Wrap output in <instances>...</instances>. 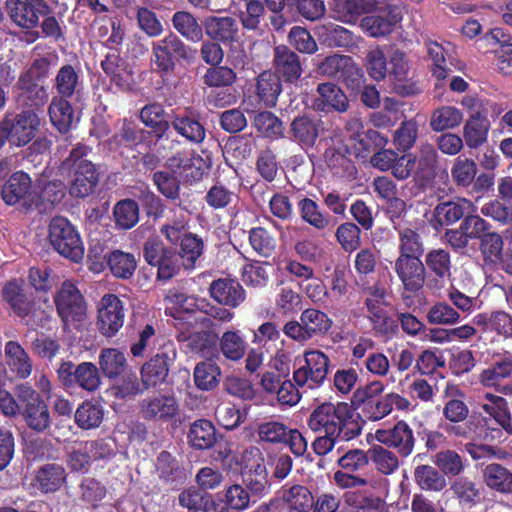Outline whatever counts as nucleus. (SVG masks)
<instances>
[{
	"instance_id": "nucleus-37",
	"label": "nucleus",
	"mask_w": 512,
	"mask_h": 512,
	"mask_svg": "<svg viewBox=\"0 0 512 512\" xmlns=\"http://www.w3.org/2000/svg\"><path fill=\"white\" fill-rule=\"evenodd\" d=\"M472 322L486 331H496L504 336L512 335V317L503 311L477 314Z\"/></svg>"
},
{
	"instance_id": "nucleus-44",
	"label": "nucleus",
	"mask_w": 512,
	"mask_h": 512,
	"mask_svg": "<svg viewBox=\"0 0 512 512\" xmlns=\"http://www.w3.org/2000/svg\"><path fill=\"white\" fill-rule=\"evenodd\" d=\"M104 418V409L101 404L93 401L82 403L75 412V422L85 430L100 426Z\"/></svg>"
},
{
	"instance_id": "nucleus-60",
	"label": "nucleus",
	"mask_w": 512,
	"mask_h": 512,
	"mask_svg": "<svg viewBox=\"0 0 512 512\" xmlns=\"http://www.w3.org/2000/svg\"><path fill=\"white\" fill-rule=\"evenodd\" d=\"M75 383L89 392L97 390L101 384V377L97 366L91 362H83L76 366Z\"/></svg>"
},
{
	"instance_id": "nucleus-52",
	"label": "nucleus",
	"mask_w": 512,
	"mask_h": 512,
	"mask_svg": "<svg viewBox=\"0 0 512 512\" xmlns=\"http://www.w3.org/2000/svg\"><path fill=\"white\" fill-rule=\"evenodd\" d=\"M218 500L223 504L221 512L240 511L249 506V493L240 485L230 486L223 494H218Z\"/></svg>"
},
{
	"instance_id": "nucleus-31",
	"label": "nucleus",
	"mask_w": 512,
	"mask_h": 512,
	"mask_svg": "<svg viewBox=\"0 0 512 512\" xmlns=\"http://www.w3.org/2000/svg\"><path fill=\"white\" fill-rule=\"evenodd\" d=\"M385 292L383 289H376L375 292L367 299V307L369 310V318L373 323L375 331L379 334H387L392 326V321L387 317L384 309Z\"/></svg>"
},
{
	"instance_id": "nucleus-47",
	"label": "nucleus",
	"mask_w": 512,
	"mask_h": 512,
	"mask_svg": "<svg viewBox=\"0 0 512 512\" xmlns=\"http://www.w3.org/2000/svg\"><path fill=\"white\" fill-rule=\"evenodd\" d=\"M390 75L394 78V89L397 93L403 95H410L415 92L412 84L403 83L407 78L408 63L405 60V55L402 52L396 51L390 58Z\"/></svg>"
},
{
	"instance_id": "nucleus-43",
	"label": "nucleus",
	"mask_w": 512,
	"mask_h": 512,
	"mask_svg": "<svg viewBox=\"0 0 512 512\" xmlns=\"http://www.w3.org/2000/svg\"><path fill=\"white\" fill-rule=\"evenodd\" d=\"M393 407L399 410H407L410 407V402L397 393H388L370 405V418L381 420L392 412Z\"/></svg>"
},
{
	"instance_id": "nucleus-7",
	"label": "nucleus",
	"mask_w": 512,
	"mask_h": 512,
	"mask_svg": "<svg viewBox=\"0 0 512 512\" xmlns=\"http://www.w3.org/2000/svg\"><path fill=\"white\" fill-rule=\"evenodd\" d=\"M55 303L58 314L65 325L80 323L86 317V303L78 288L71 281H65L62 284Z\"/></svg>"
},
{
	"instance_id": "nucleus-32",
	"label": "nucleus",
	"mask_w": 512,
	"mask_h": 512,
	"mask_svg": "<svg viewBox=\"0 0 512 512\" xmlns=\"http://www.w3.org/2000/svg\"><path fill=\"white\" fill-rule=\"evenodd\" d=\"M53 126L59 132H67L76 121L71 104L64 97H53L48 109Z\"/></svg>"
},
{
	"instance_id": "nucleus-3",
	"label": "nucleus",
	"mask_w": 512,
	"mask_h": 512,
	"mask_svg": "<svg viewBox=\"0 0 512 512\" xmlns=\"http://www.w3.org/2000/svg\"><path fill=\"white\" fill-rule=\"evenodd\" d=\"M39 126L38 115L31 111L4 118L0 122V147L6 141L17 147L25 146L34 138Z\"/></svg>"
},
{
	"instance_id": "nucleus-54",
	"label": "nucleus",
	"mask_w": 512,
	"mask_h": 512,
	"mask_svg": "<svg viewBox=\"0 0 512 512\" xmlns=\"http://www.w3.org/2000/svg\"><path fill=\"white\" fill-rule=\"evenodd\" d=\"M363 0H334L332 10L336 19L344 23H355L357 18L366 12Z\"/></svg>"
},
{
	"instance_id": "nucleus-59",
	"label": "nucleus",
	"mask_w": 512,
	"mask_h": 512,
	"mask_svg": "<svg viewBox=\"0 0 512 512\" xmlns=\"http://www.w3.org/2000/svg\"><path fill=\"white\" fill-rule=\"evenodd\" d=\"M476 174L477 165L472 159L459 156L454 160L451 177L458 186H469L474 181Z\"/></svg>"
},
{
	"instance_id": "nucleus-2",
	"label": "nucleus",
	"mask_w": 512,
	"mask_h": 512,
	"mask_svg": "<svg viewBox=\"0 0 512 512\" xmlns=\"http://www.w3.org/2000/svg\"><path fill=\"white\" fill-rule=\"evenodd\" d=\"M49 241L63 257L79 263L84 257V245L79 232L64 217H54L49 224Z\"/></svg>"
},
{
	"instance_id": "nucleus-18",
	"label": "nucleus",
	"mask_w": 512,
	"mask_h": 512,
	"mask_svg": "<svg viewBox=\"0 0 512 512\" xmlns=\"http://www.w3.org/2000/svg\"><path fill=\"white\" fill-rule=\"evenodd\" d=\"M398 277L410 291L420 289L425 280V268L418 256L400 255L395 263Z\"/></svg>"
},
{
	"instance_id": "nucleus-15",
	"label": "nucleus",
	"mask_w": 512,
	"mask_h": 512,
	"mask_svg": "<svg viewBox=\"0 0 512 512\" xmlns=\"http://www.w3.org/2000/svg\"><path fill=\"white\" fill-rule=\"evenodd\" d=\"M210 164V159H204L199 154L189 151L178 153L167 161V166L173 174L188 181L200 180Z\"/></svg>"
},
{
	"instance_id": "nucleus-26",
	"label": "nucleus",
	"mask_w": 512,
	"mask_h": 512,
	"mask_svg": "<svg viewBox=\"0 0 512 512\" xmlns=\"http://www.w3.org/2000/svg\"><path fill=\"white\" fill-rule=\"evenodd\" d=\"M210 295L220 304L235 308L245 299L242 286L232 279H218L210 285Z\"/></svg>"
},
{
	"instance_id": "nucleus-49",
	"label": "nucleus",
	"mask_w": 512,
	"mask_h": 512,
	"mask_svg": "<svg viewBox=\"0 0 512 512\" xmlns=\"http://www.w3.org/2000/svg\"><path fill=\"white\" fill-rule=\"evenodd\" d=\"M188 438L193 447L208 449L216 441L215 428L208 420H198L191 425Z\"/></svg>"
},
{
	"instance_id": "nucleus-57",
	"label": "nucleus",
	"mask_w": 512,
	"mask_h": 512,
	"mask_svg": "<svg viewBox=\"0 0 512 512\" xmlns=\"http://www.w3.org/2000/svg\"><path fill=\"white\" fill-rule=\"evenodd\" d=\"M140 118L146 126L154 129L158 137L163 136L169 128L165 111L159 104H150L143 107L140 112Z\"/></svg>"
},
{
	"instance_id": "nucleus-28",
	"label": "nucleus",
	"mask_w": 512,
	"mask_h": 512,
	"mask_svg": "<svg viewBox=\"0 0 512 512\" xmlns=\"http://www.w3.org/2000/svg\"><path fill=\"white\" fill-rule=\"evenodd\" d=\"M321 131V121L306 115L295 118L290 125V134L293 141L302 147H312Z\"/></svg>"
},
{
	"instance_id": "nucleus-35",
	"label": "nucleus",
	"mask_w": 512,
	"mask_h": 512,
	"mask_svg": "<svg viewBox=\"0 0 512 512\" xmlns=\"http://www.w3.org/2000/svg\"><path fill=\"white\" fill-rule=\"evenodd\" d=\"M317 35L329 46L350 47L357 43V38L348 29L334 23L318 26Z\"/></svg>"
},
{
	"instance_id": "nucleus-39",
	"label": "nucleus",
	"mask_w": 512,
	"mask_h": 512,
	"mask_svg": "<svg viewBox=\"0 0 512 512\" xmlns=\"http://www.w3.org/2000/svg\"><path fill=\"white\" fill-rule=\"evenodd\" d=\"M274 60L277 71L288 81H295L301 76L302 68L299 58L287 47H276Z\"/></svg>"
},
{
	"instance_id": "nucleus-48",
	"label": "nucleus",
	"mask_w": 512,
	"mask_h": 512,
	"mask_svg": "<svg viewBox=\"0 0 512 512\" xmlns=\"http://www.w3.org/2000/svg\"><path fill=\"white\" fill-rule=\"evenodd\" d=\"M107 264L112 274L117 278L128 279L130 278L136 268L137 261L133 254L115 250L111 252L107 258Z\"/></svg>"
},
{
	"instance_id": "nucleus-6",
	"label": "nucleus",
	"mask_w": 512,
	"mask_h": 512,
	"mask_svg": "<svg viewBox=\"0 0 512 512\" xmlns=\"http://www.w3.org/2000/svg\"><path fill=\"white\" fill-rule=\"evenodd\" d=\"M328 357L321 351L312 350L304 354V363L293 373V379L298 387L314 389L319 387L328 373Z\"/></svg>"
},
{
	"instance_id": "nucleus-25",
	"label": "nucleus",
	"mask_w": 512,
	"mask_h": 512,
	"mask_svg": "<svg viewBox=\"0 0 512 512\" xmlns=\"http://www.w3.org/2000/svg\"><path fill=\"white\" fill-rule=\"evenodd\" d=\"M5 363L11 373L25 379L31 375L33 364L25 349L16 341H8L4 347Z\"/></svg>"
},
{
	"instance_id": "nucleus-19",
	"label": "nucleus",
	"mask_w": 512,
	"mask_h": 512,
	"mask_svg": "<svg viewBox=\"0 0 512 512\" xmlns=\"http://www.w3.org/2000/svg\"><path fill=\"white\" fill-rule=\"evenodd\" d=\"M66 480V471L60 464L48 463L41 466L31 479L34 492L50 493L59 490Z\"/></svg>"
},
{
	"instance_id": "nucleus-64",
	"label": "nucleus",
	"mask_w": 512,
	"mask_h": 512,
	"mask_svg": "<svg viewBox=\"0 0 512 512\" xmlns=\"http://www.w3.org/2000/svg\"><path fill=\"white\" fill-rule=\"evenodd\" d=\"M220 369L214 363L202 362L194 369V381L201 390H211L219 382Z\"/></svg>"
},
{
	"instance_id": "nucleus-58",
	"label": "nucleus",
	"mask_w": 512,
	"mask_h": 512,
	"mask_svg": "<svg viewBox=\"0 0 512 512\" xmlns=\"http://www.w3.org/2000/svg\"><path fill=\"white\" fill-rule=\"evenodd\" d=\"M113 214L118 227L130 229L135 226L139 220V207L133 200H121L115 205Z\"/></svg>"
},
{
	"instance_id": "nucleus-62",
	"label": "nucleus",
	"mask_w": 512,
	"mask_h": 512,
	"mask_svg": "<svg viewBox=\"0 0 512 512\" xmlns=\"http://www.w3.org/2000/svg\"><path fill=\"white\" fill-rule=\"evenodd\" d=\"M174 28L184 37L199 41L202 38V29L196 19L188 12L180 11L172 18Z\"/></svg>"
},
{
	"instance_id": "nucleus-30",
	"label": "nucleus",
	"mask_w": 512,
	"mask_h": 512,
	"mask_svg": "<svg viewBox=\"0 0 512 512\" xmlns=\"http://www.w3.org/2000/svg\"><path fill=\"white\" fill-rule=\"evenodd\" d=\"M204 27L208 36L224 43L238 39L237 23L231 17H209Z\"/></svg>"
},
{
	"instance_id": "nucleus-11",
	"label": "nucleus",
	"mask_w": 512,
	"mask_h": 512,
	"mask_svg": "<svg viewBox=\"0 0 512 512\" xmlns=\"http://www.w3.org/2000/svg\"><path fill=\"white\" fill-rule=\"evenodd\" d=\"M1 197L7 205L22 203L26 208L36 203L39 196L32 190V181L23 171L13 173L1 190Z\"/></svg>"
},
{
	"instance_id": "nucleus-23",
	"label": "nucleus",
	"mask_w": 512,
	"mask_h": 512,
	"mask_svg": "<svg viewBox=\"0 0 512 512\" xmlns=\"http://www.w3.org/2000/svg\"><path fill=\"white\" fill-rule=\"evenodd\" d=\"M476 205L465 198H459L456 201L440 203L434 211V223L440 226L448 225L458 221L466 214L475 213Z\"/></svg>"
},
{
	"instance_id": "nucleus-50",
	"label": "nucleus",
	"mask_w": 512,
	"mask_h": 512,
	"mask_svg": "<svg viewBox=\"0 0 512 512\" xmlns=\"http://www.w3.org/2000/svg\"><path fill=\"white\" fill-rule=\"evenodd\" d=\"M298 207L302 220L315 229L324 230L330 226V216L322 212L318 204L312 199H302Z\"/></svg>"
},
{
	"instance_id": "nucleus-53",
	"label": "nucleus",
	"mask_w": 512,
	"mask_h": 512,
	"mask_svg": "<svg viewBox=\"0 0 512 512\" xmlns=\"http://www.w3.org/2000/svg\"><path fill=\"white\" fill-rule=\"evenodd\" d=\"M300 320L304 323L310 339L314 335L327 333L332 325V320L324 312L316 309L304 310L301 313Z\"/></svg>"
},
{
	"instance_id": "nucleus-41",
	"label": "nucleus",
	"mask_w": 512,
	"mask_h": 512,
	"mask_svg": "<svg viewBox=\"0 0 512 512\" xmlns=\"http://www.w3.org/2000/svg\"><path fill=\"white\" fill-rule=\"evenodd\" d=\"M485 484L500 493H512V473L500 464H489L483 469Z\"/></svg>"
},
{
	"instance_id": "nucleus-24",
	"label": "nucleus",
	"mask_w": 512,
	"mask_h": 512,
	"mask_svg": "<svg viewBox=\"0 0 512 512\" xmlns=\"http://www.w3.org/2000/svg\"><path fill=\"white\" fill-rule=\"evenodd\" d=\"M512 376V361L508 358L495 361L484 369L479 381L485 387H493L504 394H512L511 385H501V382Z\"/></svg>"
},
{
	"instance_id": "nucleus-45",
	"label": "nucleus",
	"mask_w": 512,
	"mask_h": 512,
	"mask_svg": "<svg viewBox=\"0 0 512 512\" xmlns=\"http://www.w3.org/2000/svg\"><path fill=\"white\" fill-rule=\"evenodd\" d=\"M256 91L265 105L274 106L281 92L279 77L270 71L261 73L257 78Z\"/></svg>"
},
{
	"instance_id": "nucleus-14",
	"label": "nucleus",
	"mask_w": 512,
	"mask_h": 512,
	"mask_svg": "<svg viewBox=\"0 0 512 512\" xmlns=\"http://www.w3.org/2000/svg\"><path fill=\"white\" fill-rule=\"evenodd\" d=\"M2 298L17 317L25 319L35 312V302L32 299V294L21 280L11 279L7 281L2 289Z\"/></svg>"
},
{
	"instance_id": "nucleus-13",
	"label": "nucleus",
	"mask_w": 512,
	"mask_h": 512,
	"mask_svg": "<svg viewBox=\"0 0 512 512\" xmlns=\"http://www.w3.org/2000/svg\"><path fill=\"white\" fill-rule=\"evenodd\" d=\"M18 397L22 402L26 403L24 417L28 426L36 431H44L50 424V416L46 404L27 385L19 386Z\"/></svg>"
},
{
	"instance_id": "nucleus-61",
	"label": "nucleus",
	"mask_w": 512,
	"mask_h": 512,
	"mask_svg": "<svg viewBox=\"0 0 512 512\" xmlns=\"http://www.w3.org/2000/svg\"><path fill=\"white\" fill-rule=\"evenodd\" d=\"M434 464L444 476H457L464 470L461 456L453 450H442L433 458Z\"/></svg>"
},
{
	"instance_id": "nucleus-1",
	"label": "nucleus",
	"mask_w": 512,
	"mask_h": 512,
	"mask_svg": "<svg viewBox=\"0 0 512 512\" xmlns=\"http://www.w3.org/2000/svg\"><path fill=\"white\" fill-rule=\"evenodd\" d=\"M352 417V409L347 403L325 402L312 411L308 426L314 432L350 440L360 433V427Z\"/></svg>"
},
{
	"instance_id": "nucleus-40",
	"label": "nucleus",
	"mask_w": 512,
	"mask_h": 512,
	"mask_svg": "<svg viewBox=\"0 0 512 512\" xmlns=\"http://www.w3.org/2000/svg\"><path fill=\"white\" fill-rule=\"evenodd\" d=\"M489 122L478 111L473 113L464 126V138L470 148H477L483 144L488 135Z\"/></svg>"
},
{
	"instance_id": "nucleus-29",
	"label": "nucleus",
	"mask_w": 512,
	"mask_h": 512,
	"mask_svg": "<svg viewBox=\"0 0 512 512\" xmlns=\"http://www.w3.org/2000/svg\"><path fill=\"white\" fill-rule=\"evenodd\" d=\"M480 406L496 423L506 431L512 432L511 414L507 401L503 397L486 393L481 400Z\"/></svg>"
},
{
	"instance_id": "nucleus-56",
	"label": "nucleus",
	"mask_w": 512,
	"mask_h": 512,
	"mask_svg": "<svg viewBox=\"0 0 512 512\" xmlns=\"http://www.w3.org/2000/svg\"><path fill=\"white\" fill-rule=\"evenodd\" d=\"M282 497L287 506L297 512H306L313 506V497L310 491L301 485H294L283 490Z\"/></svg>"
},
{
	"instance_id": "nucleus-22",
	"label": "nucleus",
	"mask_w": 512,
	"mask_h": 512,
	"mask_svg": "<svg viewBox=\"0 0 512 512\" xmlns=\"http://www.w3.org/2000/svg\"><path fill=\"white\" fill-rule=\"evenodd\" d=\"M141 410L145 418L168 420L177 416L179 404L173 395H157L144 400Z\"/></svg>"
},
{
	"instance_id": "nucleus-46",
	"label": "nucleus",
	"mask_w": 512,
	"mask_h": 512,
	"mask_svg": "<svg viewBox=\"0 0 512 512\" xmlns=\"http://www.w3.org/2000/svg\"><path fill=\"white\" fill-rule=\"evenodd\" d=\"M414 478L417 485L423 490L441 491L447 485L443 473L430 465L417 466Z\"/></svg>"
},
{
	"instance_id": "nucleus-27",
	"label": "nucleus",
	"mask_w": 512,
	"mask_h": 512,
	"mask_svg": "<svg viewBox=\"0 0 512 512\" xmlns=\"http://www.w3.org/2000/svg\"><path fill=\"white\" fill-rule=\"evenodd\" d=\"M318 97L313 107L318 111H329L331 109L344 112L348 107V100L344 92L333 83H323L317 88Z\"/></svg>"
},
{
	"instance_id": "nucleus-34",
	"label": "nucleus",
	"mask_w": 512,
	"mask_h": 512,
	"mask_svg": "<svg viewBox=\"0 0 512 512\" xmlns=\"http://www.w3.org/2000/svg\"><path fill=\"white\" fill-rule=\"evenodd\" d=\"M243 461L245 463V473L249 477L255 476V479L250 478V483H255L256 490L264 489L267 484L268 469L260 450L252 448L246 451Z\"/></svg>"
},
{
	"instance_id": "nucleus-33",
	"label": "nucleus",
	"mask_w": 512,
	"mask_h": 512,
	"mask_svg": "<svg viewBox=\"0 0 512 512\" xmlns=\"http://www.w3.org/2000/svg\"><path fill=\"white\" fill-rule=\"evenodd\" d=\"M219 350L226 359L239 361L247 350L244 334L234 329L225 331L219 340Z\"/></svg>"
},
{
	"instance_id": "nucleus-12",
	"label": "nucleus",
	"mask_w": 512,
	"mask_h": 512,
	"mask_svg": "<svg viewBox=\"0 0 512 512\" xmlns=\"http://www.w3.org/2000/svg\"><path fill=\"white\" fill-rule=\"evenodd\" d=\"M6 6L12 21L22 28H34L40 16L50 13L44 0H7Z\"/></svg>"
},
{
	"instance_id": "nucleus-36",
	"label": "nucleus",
	"mask_w": 512,
	"mask_h": 512,
	"mask_svg": "<svg viewBox=\"0 0 512 512\" xmlns=\"http://www.w3.org/2000/svg\"><path fill=\"white\" fill-rule=\"evenodd\" d=\"M100 370L107 378L119 377L127 367L125 353L117 348H104L99 354Z\"/></svg>"
},
{
	"instance_id": "nucleus-4",
	"label": "nucleus",
	"mask_w": 512,
	"mask_h": 512,
	"mask_svg": "<svg viewBox=\"0 0 512 512\" xmlns=\"http://www.w3.org/2000/svg\"><path fill=\"white\" fill-rule=\"evenodd\" d=\"M86 148L74 149L64 165L73 169V180L70 186V194L75 197L88 196L94 190L98 182V173L95 166L83 159Z\"/></svg>"
},
{
	"instance_id": "nucleus-21",
	"label": "nucleus",
	"mask_w": 512,
	"mask_h": 512,
	"mask_svg": "<svg viewBox=\"0 0 512 512\" xmlns=\"http://www.w3.org/2000/svg\"><path fill=\"white\" fill-rule=\"evenodd\" d=\"M102 68L119 89L131 90L135 85L132 67L116 54H109L102 61Z\"/></svg>"
},
{
	"instance_id": "nucleus-5",
	"label": "nucleus",
	"mask_w": 512,
	"mask_h": 512,
	"mask_svg": "<svg viewBox=\"0 0 512 512\" xmlns=\"http://www.w3.org/2000/svg\"><path fill=\"white\" fill-rule=\"evenodd\" d=\"M166 312L175 320L186 321L189 325L199 324L208 328L210 320L203 314H196V309L203 310L206 306L204 300H197L179 291L170 290L166 296Z\"/></svg>"
},
{
	"instance_id": "nucleus-9",
	"label": "nucleus",
	"mask_w": 512,
	"mask_h": 512,
	"mask_svg": "<svg viewBox=\"0 0 512 512\" xmlns=\"http://www.w3.org/2000/svg\"><path fill=\"white\" fill-rule=\"evenodd\" d=\"M124 304L115 294H105L97 309V326L106 337L114 336L123 326Z\"/></svg>"
},
{
	"instance_id": "nucleus-8",
	"label": "nucleus",
	"mask_w": 512,
	"mask_h": 512,
	"mask_svg": "<svg viewBox=\"0 0 512 512\" xmlns=\"http://www.w3.org/2000/svg\"><path fill=\"white\" fill-rule=\"evenodd\" d=\"M349 143L346 144V152L355 157H366L372 145L376 147L385 146L388 138L382 136L374 129L364 130L363 124L358 118H354L347 124Z\"/></svg>"
},
{
	"instance_id": "nucleus-38",
	"label": "nucleus",
	"mask_w": 512,
	"mask_h": 512,
	"mask_svg": "<svg viewBox=\"0 0 512 512\" xmlns=\"http://www.w3.org/2000/svg\"><path fill=\"white\" fill-rule=\"evenodd\" d=\"M172 126L179 135L192 143H202L206 137L203 125L188 114L175 115L172 119Z\"/></svg>"
},
{
	"instance_id": "nucleus-42",
	"label": "nucleus",
	"mask_w": 512,
	"mask_h": 512,
	"mask_svg": "<svg viewBox=\"0 0 512 512\" xmlns=\"http://www.w3.org/2000/svg\"><path fill=\"white\" fill-rule=\"evenodd\" d=\"M463 121L462 112L450 105H443L435 109L430 118V127L433 131L441 132L458 127Z\"/></svg>"
},
{
	"instance_id": "nucleus-51",
	"label": "nucleus",
	"mask_w": 512,
	"mask_h": 512,
	"mask_svg": "<svg viewBox=\"0 0 512 512\" xmlns=\"http://www.w3.org/2000/svg\"><path fill=\"white\" fill-rule=\"evenodd\" d=\"M80 75L71 65L62 66L55 77V88L61 97H72L80 88Z\"/></svg>"
},
{
	"instance_id": "nucleus-17",
	"label": "nucleus",
	"mask_w": 512,
	"mask_h": 512,
	"mask_svg": "<svg viewBox=\"0 0 512 512\" xmlns=\"http://www.w3.org/2000/svg\"><path fill=\"white\" fill-rule=\"evenodd\" d=\"M374 437L379 443L397 449L403 456L410 455L414 448L413 431L404 421L397 422L390 429L376 430Z\"/></svg>"
},
{
	"instance_id": "nucleus-20",
	"label": "nucleus",
	"mask_w": 512,
	"mask_h": 512,
	"mask_svg": "<svg viewBox=\"0 0 512 512\" xmlns=\"http://www.w3.org/2000/svg\"><path fill=\"white\" fill-rule=\"evenodd\" d=\"M175 358V352H161L145 363L141 368V380L145 388L162 383L169 372V366Z\"/></svg>"
},
{
	"instance_id": "nucleus-10",
	"label": "nucleus",
	"mask_w": 512,
	"mask_h": 512,
	"mask_svg": "<svg viewBox=\"0 0 512 512\" xmlns=\"http://www.w3.org/2000/svg\"><path fill=\"white\" fill-rule=\"evenodd\" d=\"M188 58L183 42L174 34L152 43L151 65L158 71L168 72L175 66V58Z\"/></svg>"
},
{
	"instance_id": "nucleus-63",
	"label": "nucleus",
	"mask_w": 512,
	"mask_h": 512,
	"mask_svg": "<svg viewBox=\"0 0 512 512\" xmlns=\"http://www.w3.org/2000/svg\"><path fill=\"white\" fill-rule=\"evenodd\" d=\"M247 416L245 409L241 410L229 402L221 403L216 409L218 423L225 429H234L240 425Z\"/></svg>"
},
{
	"instance_id": "nucleus-55",
	"label": "nucleus",
	"mask_w": 512,
	"mask_h": 512,
	"mask_svg": "<svg viewBox=\"0 0 512 512\" xmlns=\"http://www.w3.org/2000/svg\"><path fill=\"white\" fill-rule=\"evenodd\" d=\"M398 21L399 18L396 15L389 18L371 15L361 20L360 27L370 37H381L389 34Z\"/></svg>"
},
{
	"instance_id": "nucleus-16",
	"label": "nucleus",
	"mask_w": 512,
	"mask_h": 512,
	"mask_svg": "<svg viewBox=\"0 0 512 512\" xmlns=\"http://www.w3.org/2000/svg\"><path fill=\"white\" fill-rule=\"evenodd\" d=\"M319 73L328 76L340 74L348 86L355 88L362 78L361 69L354 63L351 57L334 54L325 58L318 65Z\"/></svg>"
}]
</instances>
